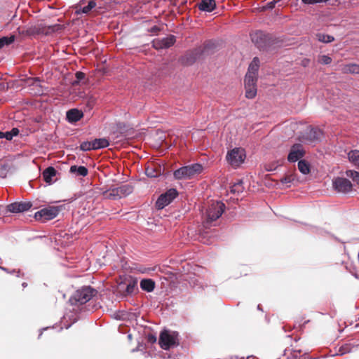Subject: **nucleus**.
<instances>
[{
  "mask_svg": "<svg viewBox=\"0 0 359 359\" xmlns=\"http://www.w3.org/2000/svg\"><path fill=\"white\" fill-rule=\"evenodd\" d=\"M33 86L36 88V93L41 95L43 93V90L40 84V80L38 78L34 79Z\"/></svg>",
  "mask_w": 359,
  "mask_h": 359,
  "instance_id": "obj_42",
  "label": "nucleus"
},
{
  "mask_svg": "<svg viewBox=\"0 0 359 359\" xmlns=\"http://www.w3.org/2000/svg\"><path fill=\"white\" fill-rule=\"evenodd\" d=\"M83 112L77 109H72L67 111V120L69 123H75L83 117Z\"/></svg>",
  "mask_w": 359,
  "mask_h": 359,
  "instance_id": "obj_18",
  "label": "nucleus"
},
{
  "mask_svg": "<svg viewBox=\"0 0 359 359\" xmlns=\"http://www.w3.org/2000/svg\"><path fill=\"white\" fill-rule=\"evenodd\" d=\"M161 173L160 169L154 170L150 166H147L146 168V174L150 177H156Z\"/></svg>",
  "mask_w": 359,
  "mask_h": 359,
  "instance_id": "obj_39",
  "label": "nucleus"
},
{
  "mask_svg": "<svg viewBox=\"0 0 359 359\" xmlns=\"http://www.w3.org/2000/svg\"><path fill=\"white\" fill-rule=\"evenodd\" d=\"M293 351L299 353H302V350L301 348H299L296 347V346L294 348H293Z\"/></svg>",
  "mask_w": 359,
  "mask_h": 359,
  "instance_id": "obj_50",
  "label": "nucleus"
},
{
  "mask_svg": "<svg viewBox=\"0 0 359 359\" xmlns=\"http://www.w3.org/2000/svg\"><path fill=\"white\" fill-rule=\"evenodd\" d=\"M251 40L259 50H267L275 43L276 38L270 34L258 30L250 34Z\"/></svg>",
  "mask_w": 359,
  "mask_h": 359,
  "instance_id": "obj_4",
  "label": "nucleus"
},
{
  "mask_svg": "<svg viewBox=\"0 0 359 359\" xmlns=\"http://www.w3.org/2000/svg\"><path fill=\"white\" fill-rule=\"evenodd\" d=\"M259 67V60L255 57L252 59V62L249 65L248 72L246 74H250L251 75L257 76L258 74Z\"/></svg>",
  "mask_w": 359,
  "mask_h": 359,
  "instance_id": "obj_23",
  "label": "nucleus"
},
{
  "mask_svg": "<svg viewBox=\"0 0 359 359\" xmlns=\"http://www.w3.org/2000/svg\"><path fill=\"white\" fill-rule=\"evenodd\" d=\"M48 29L50 32H55L60 29V25H54L52 26H49Z\"/></svg>",
  "mask_w": 359,
  "mask_h": 359,
  "instance_id": "obj_45",
  "label": "nucleus"
},
{
  "mask_svg": "<svg viewBox=\"0 0 359 359\" xmlns=\"http://www.w3.org/2000/svg\"><path fill=\"white\" fill-rule=\"evenodd\" d=\"M226 157H246V152L243 148L235 147L227 152Z\"/></svg>",
  "mask_w": 359,
  "mask_h": 359,
  "instance_id": "obj_25",
  "label": "nucleus"
},
{
  "mask_svg": "<svg viewBox=\"0 0 359 359\" xmlns=\"http://www.w3.org/2000/svg\"><path fill=\"white\" fill-rule=\"evenodd\" d=\"M304 149L301 144H294L292 146L287 157H304Z\"/></svg>",
  "mask_w": 359,
  "mask_h": 359,
  "instance_id": "obj_19",
  "label": "nucleus"
},
{
  "mask_svg": "<svg viewBox=\"0 0 359 359\" xmlns=\"http://www.w3.org/2000/svg\"><path fill=\"white\" fill-rule=\"evenodd\" d=\"M19 133V130L17 128H13L10 131L0 132V138H5L7 140H11L13 137L17 136Z\"/></svg>",
  "mask_w": 359,
  "mask_h": 359,
  "instance_id": "obj_29",
  "label": "nucleus"
},
{
  "mask_svg": "<svg viewBox=\"0 0 359 359\" xmlns=\"http://www.w3.org/2000/svg\"><path fill=\"white\" fill-rule=\"evenodd\" d=\"M225 209V205L220 201H212L203 215V227L208 229L212 223L219 219Z\"/></svg>",
  "mask_w": 359,
  "mask_h": 359,
  "instance_id": "obj_1",
  "label": "nucleus"
},
{
  "mask_svg": "<svg viewBox=\"0 0 359 359\" xmlns=\"http://www.w3.org/2000/svg\"><path fill=\"white\" fill-rule=\"evenodd\" d=\"M18 31L20 34L31 37H35L43 34H46L48 32L45 30V27L41 24L23 27H19Z\"/></svg>",
  "mask_w": 359,
  "mask_h": 359,
  "instance_id": "obj_9",
  "label": "nucleus"
},
{
  "mask_svg": "<svg viewBox=\"0 0 359 359\" xmlns=\"http://www.w3.org/2000/svg\"><path fill=\"white\" fill-rule=\"evenodd\" d=\"M56 170L53 167L49 166L43 170L42 173L43 178L46 183L51 184L53 182L52 178L56 175Z\"/></svg>",
  "mask_w": 359,
  "mask_h": 359,
  "instance_id": "obj_20",
  "label": "nucleus"
},
{
  "mask_svg": "<svg viewBox=\"0 0 359 359\" xmlns=\"http://www.w3.org/2000/svg\"><path fill=\"white\" fill-rule=\"evenodd\" d=\"M290 161H295L299 160V158H287ZM298 169L304 175H307L311 172V165L310 163L304 158L300 159L298 161Z\"/></svg>",
  "mask_w": 359,
  "mask_h": 359,
  "instance_id": "obj_16",
  "label": "nucleus"
},
{
  "mask_svg": "<svg viewBox=\"0 0 359 359\" xmlns=\"http://www.w3.org/2000/svg\"><path fill=\"white\" fill-rule=\"evenodd\" d=\"M243 182L241 180H240L238 183H236L234 184L231 187V193H240V192H242L243 191Z\"/></svg>",
  "mask_w": 359,
  "mask_h": 359,
  "instance_id": "obj_40",
  "label": "nucleus"
},
{
  "mask_svg": "<svg viewBox=\"0 0 359 359\" xmlns=\"http://www.w3.org/2000/svg\"><path fill=\"white\" fill-rule=\"evenodd\" d=\"M319 62L323 65H329L332 62V58L326 55H323L320 57Z\"/></svg>",
  "mask_w": 359,
  "mask_h": 359,
  "instance_id": "obj_43",
  "label": "nucleus"
},
{
  "mask_svg": "<svg viewBox=\"0 0 359 359\" xmlns=\"http://www.w3.org/2000/svg\"><path fill=\"white\" fill-rule=\"evenodd\" d=\"M280 182L283 184H289L298 182L297 174L294 171L289 172L280 180Z\"/></svg>",
  "mask_w": 359,
  "mask_h": 359,
  "instance_id": "obj_27",
  "label": "nucleus"
},
{
  "mask_svg": "<svg viewBox=\"0 0 359 359\" xmlns=\"http://www.w3.org/2000/svg\"><path fill=\"white\" fill-rule=\"evenodd\" d=\"M96 6V2L93 0L88 1V5L83 6L76 11V13L79 14L81 13L87 14L93 8Z\"/></svg>",
  "mask_w": 359,
  "mask_h": 359,
  "instance_id": "obj_33",
  "label": "nucleus"
},
{
  "mask_svg": "<svg viewBox=\"0 0 359 359\" xmlns=\"http://www.w3.org/2000/svg\"><path fill=\"white\" fill-rule=\"evenodd\" d=\"M332 185L337 192L343 194H347L351 191L353 189L351 182L348 179L344 177H337L334 179Z\"/></svg>",
  "mask_w": 359,
  "mask_h": 359,
  "instance_id": "obj_12",
  "label": "nucleus"
},
{
  "mask_svg": "<svg viewBox=\"0 0 359 359\" xmlns=\"http://www.w3.org/2000/svg\"><path fill=\"white\" fill-rule=\"evenodd\" d=\"M257 76L246 74L245 76V86L250 87V86H257Z\"/></svg>",
  "mask_w": 359,
  "mask_h": 359,
  "instance_id": "obj_31",
  "label": "nucleus"
},
{
  "mask_svg": "<svg viewBox=\"0 0 359 359\" xmlns=\"http://www.w3.org/2000/svg\"><path fill=\"white\" fill-rule=\"evenodd\" d=\"M175 41V36L174 35H169L162 39L153 40L152 46L156 50L165 49L172 46Z\"/></svg>",
  "mask_w": 359,
  "mask_h": 359,
  "instance_id": "obj_13",
  "label": "nucleus"
},
{
  "mask_svg": "<svg viewBox=\"0 0 359 359\" xmlns=\"http://www.w3.org/2000/svg\"><path fill=\"white\" fill-rule=\"evenodd\" d=\"M22 285L25 287L27 285V283H22Z\"/></svg>",
  "mask_w": 359,
  "mask_h": 359,
  "instance_id": "obj_52",
  "label": "nucleus"
},
{
  "mask_svg": "<svg viewBox=\"0 0 359 359\" xmlns=\"http://www.w3.org/2000/svg\"><path fill=\"white\" fill-rule=\"evenodd\" d=\"M76 80L73 81V85H78L86 78V74L82 72H76L75 74Z\"/></svg>",
  "mask_w": 359,
  "mask_h": 359,
  "instance_id": "obj_41",
  "label": "nucleus"
},
{
  "mask_svg": "<svg viewBox=\"0 0 359 359\" xmlns=\"http://www.w3.org/2000/svg\"><path fill=\"white\" fill-rule=\"evenodd\" d=\"M13 165L9 162L0 160V177L5 178L11 170Z\"/></svg>",
  "mask_w": 359,
  "mask_h": 359,
  "instance_id": "obj_21",
  "label": "nucleus"
},
{
  "mask_svg": "<svg viewBox=\"0 0 359 359\" xmlns=\"http://www.w3.org/2000/svg\"><path fill=\"white\" fill-rule=\"evenodd\" d=\"M203 171V166L199 163H194L183 166L174 172L176 179H191L195 175H199Z\"/></svg>",
  "mask_w": 359,
  "mask_h": 359,
  "instance_id": "obj_6",
  "label": "nucleus"
},
{
  "mask_svg": "<svg viewBox=\"0 0 359 359\" xmlns=\"http://www.w3.org/2000/svg\"><path fill=\"white\" fill-rule=\"evenodd\" d=\"M215 0H201L198 4V8L201 11L210 13L215 10Z\"/></svg>",
  "mask_w": 359,
  "mask_h": 359,
  "instance_id": "obj_17",
  "label": "nucleus"
},
{
  "mask_svg": "<svg viewBox=\"0 0 359 359\" xmlns=\"http://www.w3.org/2000/svg\"><path fill=\"white\" fill-rule=\"evenodd\" d=\"M149 137L152 138L154 140H156L158 142V144H161L165 140V135L164 132L159 130H157L155 134L151 135Z\"/></svg>",
  "mask_w": 359,
  "mask_h": 359,
  "instance_id": "obj_30",
  "label": "nucleus"
},
{
  "mask_svg": "<svg viewBox=\"0 0 359 359\" xmlns=\"http://www.w3.org/2000/svg\"><path fill=\"white\" fill-rule=\"evenodd\" d=\"M323 138V131L316 127L308 126L299 136V140L304 144L316 145Z\"/></svg>",
  "mask_w": 359,
  "mask_h": 359,
  "instance_id": "obj_3",
  "label": "nucleus"
},
{
  "mask_svg": "<svg viewBox=\"0 0 359 359\" xmlns=\"http://www.w3.org/2000/svg\"><path fill=\"white\" fill-rule=\"evenodd\" d=\"M228 165L233 169L239 168L244 162L245 158H226Z\"/></svg>",
  "mask_w": 359,
  "mask_h": 359,
  "instance_id": "obj_32",
  "label": "nucleus"
},
{
  "mask_svg": "<svg viewBox=\"0 0 359 359\" xmlns=\"http://www.w3.org/2000/svg\"><path fill=\"white\" fill-rule=\"evenodd\" d=\"M15 36L11 35L9 36H3L0 38V49L4 47L5 46H8L14 42Z\"/></svg>",
  "mask_w": 359,
  "mask_h": 359,
  "instance_id": "obj_35",
  "label": "nucleus"
},
{
  "mask_svg": "<svg viewBox=\"0 0 359 359\" xmlns=\"http://www.w3.org/2000/svg\"><path fill=\"white\" fill-rule=\"evenodd\" d=\"M276 4V1H273L267 4V8H273Z\"/></svg>",
  "mask_w": 359,
  "mask_h": 359,
  "instance_id": "obj_48",
  "label": "nucleus"
},
{
  "mask_svg": "<svg viewBox=\"0 0 359 359\" xmlns=\"http://www.w3.org/2000/svg\"><path fill=\"white\" fill-rule=\"evenodd\" d=\"M317 39L323 43H331L334 40L333 36L325 34L323 33H318L316 34Z\"/></svg>",
  "mask_w": 359,
  "mask_h": 359,
  "instance_id": "obj_34",
  "label": "nucleus"
},
{
  "mask_svg": "<svg viewBox=\"0 0 359 359\" xmlns=\"http://www.w3.org/2000/svg\"><path fill=\"white\" fill-rule=\"evenodd\" d=\"M140 287L144 291L152 292L155 288V282L149 278L142 279L140 281Z\"/></svg>",
  "mask_w": 359,
  "mask_h": 359,
  "instance_id": "obj_22",
  "label": "nucleus"
},
{
  "mask_svg": "<svg viewBox=\"0 0 359 359\" xmlns=\"http://www.w3.org/2000/svg\"><path fill=\"white\" fill-rule=\"evenodd\" d=\"M149 341H156V338H155V337H152L149 339Z\"/></svg>",
  "mask_w": 359,
  "mask_h": 359,
  "instance_id": "obj_51",
  "label": "nucleus"
},
{
  "mask_svg": "<svg viewBox=\"0 0 359 359\" xmlns=\"http://www.w3.org/2000/svg\"><path fill=\"white\" fill-rule=\"evenodd\" d=\"M95 289L90 286H84L78 289L69 299V302L73 306H80L89 302L97 294Z\"/></svg>",
  "mask_w": 359,
  "mask_h": 359,
  "instance_id": "obj_2",
  "label": "nucleus"
},
{
  "mask_svg": "<svg viewBox=\"0 0 359 359\" xmlns=\"http://www.w3.org/2000/svg\"><path fill=\"white\" fill-rule=\"evenodd\" d=\"M177 196L178 191L177 189L173 188L168 189L165 193L159 196L156 202V208L158 210L164 208L165 206L168 205Z\"/></svg>",
  "mask_w": 359,
  "mask_h": 359,
  "instance_id": "obj_8",
  "label": "nucleus"
},
{
  "mask_svg": "<svg viewBox=\"0 0 359 359\" xmlns=\"http://www.w3.org/2000/svg\"><path fill=\"white\" fill-rule=\"evenodd\" d=\"M177 336L175 333L170 334L168 331H163L161 333L159 337V344L164 350H168L172 346L177 344Z\"/></svg>",
  "mask_w": 359,
  "mask_h": 359,
  "instance_id": "obj_11",
  "label": "nucleus"
},
{
  "mask_svg": "<svg viewBox=\"0 0 359 359\" xmlns=\"http://www.w3.org/2000/svg\"><path fill=\"white\" fill-rule=\"evenodd\" d=\"M32 206L31 202H15L7 205V210L11 212H22L29 210Z\"/></svg>",
  "mask_w": 359,
  "mask_h": 359,
  "instance_id": "obj_14",
  "label": "nucleus"
},
{
  "mask_svg": "<svg viewBox=\"0 0 359 359\" xmlns=\"http://www.w3.org/2000/svg\"><path fill=\"white\" fill-rule=\"evenodd\" d=\"M137 281L136 280H131L128 282L126 285L125 293L126 294H130L134 292L137 289Z\"/></svg>",
  "mask_w": 359,
  "mask_h": 359,
  "instance_id": "obj_37",
  "label": "nucleus"
},
{
  "mask_svg": "<svg viewBox=\"0 0 359 359\" xmlns=\"http://www.w3.org/2000/svg\"><path fill=\"white\" fill-rule=\"evenodd\" d=\"M352 163L359 169V158H352Z\"/></svg>",
  "mask_w": 359,
  "mask_h": 359,
  "instance_id": "obj_47",
  "label": "nucleus"
},
{
  "mask_svg": "<svg viewBox=\"0 0 359 359\" xmlns=\"http://www.w3.org/2000/svg\"><path fill=\"white\" fill-rule=\"evenodd\" d=\"M348 158H351V157H359V151L358 150H351L348 153Z\"/></svg>",
  "mask_w": 359,
  "mask_h": 359,
  "instance_id": "obj_44",
  "label": "nucleus"
},
{
  "mask_svg": "<svg viewBox=\"0 0 359 359\" xmlns=\"http://www.w3.org/2000/svg\"><path fill=\"white\" fill-rule=\"evenodd\" d=\"M341 70L345 74H359V65L349 63L344 65Z\"/></svg>",
  "mask_w": 359,
  "mask_h": 359,
  "instance_id": "obj_24",
  "label": "nucleus"
},
{
  "mask_svg": "<svg viewBox=\"0 0 359 359\" xmlns=\"http://www.w3.org/2000/svg\"><path fill=\"white\" fill-rule=\"evenodd\" d=\"M202 53L203 50L201 48H196L188 52L182 57V63L184 65H191L196 61Z\"/></svg>",
  "mask_w": 359,
  "mask_h": 359,
  "instance_id": "obj_15",
  "label": "nucleus"
},
{
  "mask_svg": "<svg viewBox=\"0 0 359 359\" xmlns=\"http://www.w3.org/2000/svg\"><path fill=\"white\" fill-rule=\"evenodd\" d=\"M283 164V158L273 160L271 162L265 164L264 168L267 171H273Z\"/></svg>",
  "mask_w": 359,
  "mask_h": 359,
  "instance_id": "obj_28",
  "label": "nucleus"
},
{
  "mask_svg": "<svg viewBox=\"0 0 359 359\" xmlns=\"http://www.w3.org/2000/svg\"><path fill=\"white\" fill-rule=\"evenodd\" d=\"M69 172L76 174L77 176L85 177L88 175V169L84 166L72 165Z\"/></svg>",
  "mask_w": 359,
  "mask_h": 359,
  "instance_id": "obj_26",
  "label": "nucleus"
},
{
  "mask_svg": "<svg viewBox=\"0 0 359 359\" xmlns=\"http://www.w3.org/2000/svg\"><path fill=\"white\" fill-rule=\"evenodd\" d=\"M61 210V207L58 206H49L41 209L36 212L34 215V218L38 221L43 222L50 220L56 217Z\"/></svg>",
  "mask_w": 359,
  "mask_h": 359,
  "instance_id": "obj_7",
  "label": "nucleus"
},
{
  "mask_svg": "<svg viewBox=\"0 0 359 359\" xmlns=\"http://www.w3.org/2000/svg\"><path fill=\"white\" fill-rule=\"evenodd\" d=\"M245 97L248 99L254 98L257 95V86H245Z\"/></svg>",
  "mask_w": 359,
  "mask_h": 359,
  "instance_id": "obj_36",
  "label": "nucleus"
},
{
  "mask_svg": "<svg viewBox=\"0 0 359 359\" xmlns=\"http://www.w3.org/2000/svg\"><path fill=\"white\" fill-rule=\"evenodd\" d=\"M346 175L347 177L351 178L357 184H359V172L348 170L346 171Z\"/></svg>",
  "mask_w": 359,
  "mask_h": 359,
  "instance_id": "obj_38",
  "label": "nucleus"
},
{
  "mask_svg": "<svg viewBox=\"0 0 359 359\" xmlns=\"http://www.w3.org/2000/svg\"><path fill=\"white\" fill-rule=\"evenodd\" d=\"M205 233H206V232L203 230V232L201 233V241L203 242V243L208 244L209 243L208 241L204 240L205 237L203 236V234H205Z\"/></svg>",
  "mask_w": 359,
  "mask_h": 359,
  "instance_id": "obj_49",
  "label": "nucleus"
},
{
  "mask_svg": "<svg viewBox=\"0 0 359 359\" xmlns=\"http://www.w3.org/2000/svg\"><path fill=\"white\" fill-rule=\"evenodd\" d=\"M109 144L108 140L105 138L95 139L92 141L83 142L80 145L82 151L97 150L108 147Z\"/></svg>",
  "mask_w": 359,
  "mask_h": 359,
  "instance_id": "obj_10",
  "label": "nucleus"
},
{
  "mask_svg": "<svg viewBox=\"0 0 359 359\" xmlns=\"http://www.w3.org/2000/svg\"><path fill=\"white\" fill-rule=\"evenodd\" d=\"M134 187L131 184H121L118 187L110 188L103 192V196L106 199L118 200L126 197L133 193Z\"/></svg>",
  "mask_w": 359,
  "mask_h": 359,
  "instance_id": "obj_5",
  "label": "nucleus"
},
{
  "mask_svg": "<svg viewBox=\"0 0 359 359\" xmlns=\"http://www.w3.org/2000/svg\"><path fill=\"white\" fill-rule=\"evenodd\" d=\"M159 27H157L156 25H154L152 27H151L150 29V32H152V33H156L157 32L159 31Z\"/></svg>",
  "mask_w": 359,
  "mask_h": 359,
  "instance_id": "obj_46",
  "label": "nucleus"
}]
</instances>
